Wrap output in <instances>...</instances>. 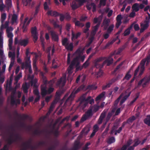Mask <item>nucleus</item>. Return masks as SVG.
<instances>
[{
  "label": "nucleus",
  "mask_w": 150,
  "mask_h": 150,
  "mask_svg": "<svg viewBox=\"0 0 150 150\" xmlns=\"http://www.w3.org/2000/svg\"><path fill=\"white\" fill-rule=\"evenodd\" d=\"M84 48L82 47L79 48L76 52L73 54L74 57H75L72 60L71 64L68 69V79L71 80V78H70L69 75L73 72L72 69L74 67H76V71L81 70L83 67L82 65H79L81 62H83L86 57L85 55L83 54Z\"/></svg>",
  "instance_id": "obj_1"
},
{
  "label": "nucleus",
  "mask_w": 150,
  "mask_h": 150,
  "mask_svg": "<svg viewBox=\"0 0 150 150\" xmlns=\"http://www.w3.org/2000/svg\"><path fill=\"white\" fill-rule=\"evenodd\" d=\"M150 61V54L147 57L146 59H143L142 60L140 65L135 70L134 75L136 76L137 74L140 76L143 73L144 70V64L145 62H146V64H148Z\"/></svg>",
  "instance_id": "obj_2"
},
{
  "label": "nucleus",
  "mask_w": 150,
  "mask_h": 150,
  "mask_svg": "<svg viewBox=\"0 0 150 150\" xmlns=\"http://www.w3.org/2000/svg\"><path fill=\"white\" fill-rule=\"evenodd\" d=\"M101 59H102L100 58L97 59L96 60V62L95 63V66L97 68L102 67L103 65L105 64H106L107 66H108L112 63L113 61L112 58L111 57H110L106 58L102 64L100 63Z\"/></svg>",
  "instance_id": "obj_3"
},
{
  "label": "nucleus",
  "mask_w": 150,
  "mask_h": 150,
  "mask_svg": "<svg viewBox=\"0 0 150 150\" xmlns=\"http://www.w3.org/2000/svg\"><path fill=\"white\" fill-rule=\"evenodd\" d=\"M13 28L11 27H8L6 29V33L7 36L8 40V47L10 50H12V45L13 43V34L12 33V31Z\"/></svg>",
  "instance_id": "obj_4"
},
{
  "label": "nucleus",
  "mask_w": 150,
  "mask_h": 150,
  "mask_svg": "<svg viewBox=\"0 0 150 150\" xmlns=\"http://www.w3.org/2000/svg\"><path fill=\"white\" fill-rule=\"evenodd\" d=\"M130 93L129 92L126 91L121 94L120 96L115 102L114 105L116 106L119 100H120V105H122L127 100L129 96Z\"/></svg>",
  "instance_id": "obj_5"
},
{
  "label": "nucleus",
  "mask_w": 150,
  "mask_h": 150,
  "mask_svg": "<svg viewBox=\"0 0 150 150\" xmlns=\"http://www.w3.org/2000/svg\"><path fill=\"white\" fill-rule=\"evenodd\" d=\"M84 86H82L76 90H74L71 93L69 97L66 100L64 103V105H71L72 101L73 100L75 93H78L81 89H83Z\"/></svg>",
  "instance_id": "obj_6"
},
{
  "label": "nucleus",
  "mask_w": 150,
  "mask_h": 150,
  "mask_svg": "<svg viewBox=\"0 0 150 150\" xmlns=\"http://www.w3.org/2000/svg\"><path fill=\"white\" fill-rule=\"evenodd\" d=\"M1 25L0 28V47L2 48L3 47V35L4 33L3 30L4 28H6L8 27L9 23L8 21H6L4 24L3 23H1Z\"/></svg>",
  "instance_id": "obj_7"
},
{
  "label": "nucleus",
  "mask_w": 150,
  "mask_h": 150,
  "mask_svg": "<svg viewBox=\"0 0 150 150\" xmlns=\"http://www.w3.org/2000/svg\"><path fill=\"white\" fill-rule=\"evenodd\" d=\"M88 102L92 104L94 103V100L91 96H89L87 98H81L80 106L83 109L87 105Z\"/></svg>",
  "instance_id": "obj_8"
},
{
  "label": "nucleus",
  "mask_w": 150,
  "mask_h": 150,
  "mask_svg": "<svg viewBox=\"0 0 150 150\" xmlns=\"http://www.w3.org/2000/svg\"><path fill=\"white\" fill-rule=\"evenodd\" d=\"M102 16H100L98 18H94V23H98V24L93 28L92 31L91 32L92 35H93L95 34L96 32L97 31L99 27L100 23L102 20Z\"/></svg>",
  "instance_id": "obj_9"
},
{
  "label": "nucleus",
  "mask_w": 150,
  "mask_h": 150,
  "mask_svg": "<svg viewBox=\"0 0 150 150\" xmlns=\"http://www.w3.org/2000/svg\"><path fill=\"white\" fill-rule=\"evenodd\" d=\"M8 57H9L11 58V61L8 68V71H11L12 67H13L14 64L15 58V54L14 50H13V52L10 51L8 53Z\"/></svg>",
  "instance_id": "obj_10"
},
{
  "label": "nucleus",
  "mask_w": 150,
  "mask_h": 150,
  "mask_svg": "<svg viewBox=\"0 0 150 150\" xmlns=\"http://www.w3.org/2000/svg\"><path fill=\"white\" fill-rule=\"evenodd\" d=\"M147 14L148 16V17H146V21L141 24V28L140 30V32L141 33L143 32L149 26L148 23L150 19V14L149 13H148Z\"/></svg>",
  "instance_id": "obj_11"
},
{
  "label": "nucleus",
  "mask_w": 150,
  "mask_h": 150,
  "mask_svg": "<svg viewBox=\"0 0 150 150\" xmlns=\"http://www.w3.org/2000/svg\"><path fill=\"white\" fill-rule=\"evenodd\" d=\"M87 0H76L73 2L71 5V7L72 9H75L85 2Z\"/></svg>",
  "instance_id": "obj_12"
},
{
  "label": "nucleus",
  "mask_w": 150,
  "mask_h": 150,
  "mask_svg": "<svg viewBox=\"0 0 150 150\" xmlns=\"http://www.w3.org/2000/svg\"><path fill=\"white\" fill-rule=\"evenodd\" d=\"M150 81V77L146 76L139 81L138 83V86L142 85L143 87H145L149 83Z\"/></svg>",
  "instance_id": "obj_13"
},
{
  "label": "nucleus",
  "mask_w": 150,
  "mask_h": 150,
  "mask_svg": "<svg viewBox=\"0 0 150 150\" xmlns=\"http://www.w3.org/2000/svg\"><path fill=\"white\" fill-rule=\"evenodd\" d=\"M42 95L43 96H44L46 94H49L52 92L54 90V88H52L50 87L47 91L46 87L45 85L43 86H42L41 88Z\"/></svg>",
  "instance_id": "obj_14"
},
{
  "label": "nucleus",
  "mask_w": 150,
  "mask_h": 150,
  "mask_svg": "<svg viewBox=\"0 0 150 150\" xmlns=\"http://www.w3.org/2000/svg\"><path fill=\"white\" fill-rule=\"evenodd\" d=\"M26 55L27 58L25 63L26 68L28 69L29 73H32V70L31 69V61L30 60V57L28 56V52H27L26 53Z\"/></svg>",
  "instance_id": "obj_15"
},
{
  "label": "nucleus",
  "mask_w": 150,
  "mask_h": 150,
  "mask_svg": "<svg viewBox=\"0 0 150 150\" xmlns=\"http://www.w3.org/2000/svg\"><path fill=\"white\" fill-rule=\"evenodd\" d=\"M93 114V113L91 110L89 108L85 114L82 117L81 121H84L87 119L91 117Z\"/></svg>",
  "instance_id": "obj_16"
},
{
  "label": "nucleus",
  "mask_w": 150,
  "mask_h": 150,
  "mask_svg": "<svg viewBox=\"0 0 150 150\" xmlns=\"http://www.w3.org/2000/svg\"><path fill=\"white\" fill-rule=\"evenodd\" d=\"M28 43V41L27 40L21 39L18 41L17 38H16L15 39L14 43L15 44H18L19 45L25 46Z\"/></svg>",
  "instance_id": "obj_17"
},
{
  "label": "nucleus",
  "mask_w": 150,
  "mask_h": 150,
  "mask_svg": "<svg viewBox=\"0 0 150 150\" xmlns=\"http://www.w3.org/2000/svg\"><path fill=\"white\" fill-rule=\"evenodd\" d=\"M31 20V19L29 20L28 18H25L24 22L23 24L22 27L23 32H25L26 31V26L29 25Z\"/></svg>",
  "instance_id": "obj_18"
},
{
  "label": "nucleus",
  "mask_w": 150,
  "mask_h": 150,
  "mask_svg": "<svg viewBox=\"0 0 150 150\" xmlns=\"http://www.w3.org/2000/svg\"><path fill=\"white\" fill-rule=\"evenodd\" d=\"M31 33L34 38V41L35 42L37 40L38 37V34L37 31L36 27H34L32 28Z\"/></svg>",
  "instance_id": "obj_19"
},
{
  "label": "nucleus",
  "mask_w": 150,
  "mask_h": 150,
  "mask_svg": "<svg viewBox=\"0 0 150 150\" xmlns=\"http://www.w3.org/2000/svg\"><path fill=\"white\" fill-rule=\"evenodd\" d=\"M66 75L65 74L58 81L57 85H60V86H64L66 82Z\"/></svg>",
  "instance_id": "obj_20"
},
{
  "label": "nucleus",
  "mask_w": 150,
  "mask_h": 150,
  "mask_svg": "<svg viewBox=\"0 0 150 150\" xmlns=\"http://www.w3.org/2000/svg\"><path fill=\"white\" fill-rule=\"evenodd\" d=\"M31 54H33V57H35V59H34L33 60V67L34 69L35 70H36L37 69V68L36 66V63L37 62V58L38 57V55L36 53L32 52L31 53Z\"/></svg>",
  "instance_id": "obj_21"
},
{
  "label": "nucleus",
  "mask_w": 150,
  "mask_h": 150,
  "mask_svg": "<svg viewBox=\"0 0 150 150\" xmlns=\"http://www.w3.org/2000/svg\"><path fill=\"white\" fill-rule=\"evenodd\" d=\"M11 103L12 105H16L19 104L20 103V100H16L13 96H11Z\"/></svg>",
  "instance_id": "obj_22"
},
{
  "label": "nucleus",
  "mask_w": 150,
  "mask_h": 150,
  "mask_svg": "<svg viewBox=\"0 0 150 150\" xmlns=\"http://www.w3.org/2000/svg\"><path fill=\"white\" fill-rule=\"evenodd\" d=\"M122 17L120 15H118L117 17V23L116 24V27L118 28L121 23V20Z\"/></svg>",
  "instance_id": "obj_23"
},
{
  "label": "nucleus",
  "mask_w": 150,
  "mask_h": 150,
  "mask_svg": "<svg viewBox=\"0 0 150 150\" xmlns=\"http://www.w3.org/2000/svg\"><path fill=\"white\" fill-rule=\"evenodd\" d=\"M146 139H144L142 142H140V141L139 139H136L134 141V143L133 145L134 147L138 145L140 143H141V144H143L144 142L146 141Z\"/></svg>",
  "instance_id": "obj_24"
},
{
  "label": "nucleus",
  "mask_w": 150,
  "mask_h": 150,
  "mask_svg": "<svg viewBox=\"0 0 150 150\" xmlns=\"http://www.w3.org/2000/svg\"><path fill=\"white\" fill-rule=\"evenodd\" d=\"M80 33H74L73 31L72 32V38L71 39L72 41L76 39L80 35Z\"/></svg>",
  "instance_id": "obj_25"
},
{
  "label": "nucleus",
  "mask_w": 150,
  "mask_h": 150,
  "mask_svg": "<svg viewBox=\"0 0 150 150\" xmlns=\"http://www.w3.org/2000/svg\"><path fill=\"white\" fill-rule=\"evenodd\" d=\"M132 142V140L130 139L127 142V144L124 145L121 149V150H126L128 149V147L129 146Z\"/></svg>",
  "instance_id": "obj_26"
},
{
  "label": "nucleus",
  "mask_w": 150,
  "mask_h": 150,
  "mask_svg": "<svg viewBox=\"0 0 150 150\" xmlns=\"http://www.w3.org/2000/svg\"><path fill=\"white\" fill-rule=\"evenodd\" d=\"M7 17L6 14L5 13H1L0 21L1 23H4Z\"/></svg>",
  "instance_id": "obj_27"
},
{
  "label": "nucleus",
  "mask_w": 150,
  "mask_h": 150,
  "mask_svg": "<svg viewBox=\"0 0 150 150\" xmlns=\"http://www.w3.org/2000/svg\"><path fill=\"white\" fill-rule=\"evenodd\" d=\"M48 15L51 16H56L59 15L58 13L55 11L49 10L47 12Z\"/></svg>",
  "instance_id": "obj_28"
},
{
  "label": "nucleus",
  "mask_w": 150,
  "mask_h": 150,
  "mask_svg": "<svg viewBox=\"0 0 150 150\" xmlns=\"http://www.w3.org/2000/svg\"><path fill=\"white\" fill-rule=\"evenodd\" d=\"M62 42L63 45L65 47H68L67 45L70 42L67 38H64L62 39Z\"/></svg>",
  "instance_id": "obj_29"
},
{
  "label": "nucleus",
  "mask_w": 150,
  "mask_h": 150,
  "mask_svg": "<svg viewBox=\"0 0 150 150\" xmlns=\"http://www.w3.org/2000/svg\"><path fill=\"white\" fill-rule=\"evenodd\" d=\"M105 112H103L100 115V118L98 121V123L100 124L102 122L105 116Z\"/></svg>",
  "instance_id": "obj_30"
},
{
  "label": "nucleus",
  "mask_w": 150,
  "mask_h": 150,
  "mask_svg": "<svg viewBox=\"0 0 150 150\" xmlns=\"http://www.w3.org/2000/svg\"><path fill=\"white\" fill-rule=\"evenodd\" d=\"M105 92H103L101 93L96 98V101H99L103 98L105 96Z\"/></svg>",
  "instance_id": "obj_31"
},
{
  "label": "nucleus",
  "mask_w": 150,
  "mask_h": 150,
  "mask_svg": "<svg viewBox=\"0 0 150 150\" xmlns=\"http://www.w3.org/2000/svg\"><path fill=\"white\" fill-rule=\"evenodd\" d=\"M132 9L134 11H137L139 10V4L136 3L134 4L132 6Z\"/></svg>",
  "instance_id": "obj_32"
},
{
  "label": "nucleus",
  "mask_w": 150,
  "mask_h": 150,
  "mask_svg": "<svg viewBox=\"0 0 150 150\" xmlns=\"http://www.w3.org/2000/svg\"><path fill=\"white\" fill-rule=\"evenodd\" d=\"M99 107L97 105H94L91 106L90 108V109L94 113L96 112L99 109Z\"/></svg>",
  "instance_id": "obj_33"
},
{
  "label": "nucleus",
  "mask_w": 150,
  "mask_h": 150,
  "mask_svg": "<svg viewBox=\"0 0 150 150\" xmlns=\"http://www.w3.org/2000/svg\"><path fill=\"white\" fill-rule=\"evenodd\" d=\"M51 34L52 39L55 41H57L58 39V37L55 33L54 32H52Z\"/></svg>",
  "instance_id": "obj_34"
},
{
  "label": "nucleus",
  "mask_w": 150,
  "mask_h": 150,
  "mask_svg": "<svg viewBox=\"0 0 150 150\" xmlns=\"http://www.w3.org/2000/svg\"><path fill=\"white\" fill-rule=\"evenodd\" d=\"M67 46L68 47H65L66 49H67V50L70 51H71L72 50L73 48V46L72 43L70 42L69 44H68V45H67Z\"/></svg>",
  "instance_id": "obj_35"
},
{
  "label": "nucleus",
  "mask_w": 150,
  "mask_h": 150,
  "mask_svg": "<svg viewBox=\"0 0 150 150\" xmlns=\"http://www.w3.org/2000/svg\"><path fill=\"white\" fill-rule=\"evenodd\" d=\"M88 10H90L91 8H93V11H94L96 8L95 5L94 3H92L91 4L87 5L86 6Z\"/></svg>",
  "instance_id": "obj_36"
},
{
  "label": "nucleus",
  "mask_w": 150,
  "mask_h": 150,
  "mask_svg": "<svg viewBox=\"0 0 150 150\" xmlns=\"http://www.w3.org/2000/svg\"><path fill=\"white\" fill-rule=\"evenodd\" d=\"M144 122L149 126H150V115L147 116L144 120Z\"/></svg>",
  "instance_id": "obj_37"
},
{
  "label": "nucleus",
  "mask_w": 150,
  "mask_h": 150,
  "mask_svg": "<svg viewBox=\"0 0 150 150\" xmlns=\"http://www.w3.org/2000/svg\"><path fill=\"white\" fill-rule=\"evenodd\" d=\"M56 101H54L51 104L50 109L49 110L48 112L47 113V114H50L51 111L52 110L53 108L54 107L55 104L56 103Z\"/></svg>",
  "instance_id": "obj_38"
},
{
  "label": "nucleus",
  "mask_w": 150,
  "mask_h": 150,
  "mask_svg": "<svg viewBox=\"0 0 150 150\" xmlns=\"http://www.w3.org/2000/svg\"><path fill=\"white\" fill-rule=\"evenodd\" d=\"M46 1L44 4V8L45 10H47L48 8V5L50 4V0H46Z\"/></svg>",
  "instance_id": "obj_39"
},
{
  "label": "nucleus",
  "mask_w": 150,
  "mask_h": 150,
  "mask_svg": "<svg viewBox=\"0 0 150 150\" xmlns=\"http://www.w3.org/2000/svg\"><path fill=\"white\" fill-rule=\"evenodd\" d=\"M17 18V16L16 15L14 14L13 15L11 21L12 24L16 22Z\"/></svg>",
  "instance_id": "obj_40"
},
{
  "label": "nucleus",
  "mask_w": 150,
  "mask_h": 150,
  "mask_svg": "<svg viewBox=\"0 0 150 150\" xmlns=\"http://www.w3.org/2000/svg\"><path fill=\"white\" fill-rule=\"evenodd\" d=\"M0 56L2 60H5L6 58L4 53V51L2 49H0Z\"/></svg>",
  "instance_id": "obj_41"
},
{
  "label": "nucleus",
  "mask_w": 150,
  "mask_h": 150,
  "mask_svg": "<svg viewBox=\"0 0 150 150\" xmlns=\"http://www.w3.org/2000/svg\"><path fill=\"white\" fill-rule=\"evenodd\" d=\"M23 88L24 92L25 93H27L28 92L27 90L28 88V86L26 83H25L23 85Z\"/></svg>",
  "instance_id": "obj_42"
},
{
  "label": "nucleus",
  "mask_w": 150,
  "mask_h": 150,
  "mask_svg": "<svg viewBox=\"0 0 150 150\" xmlns=\"http://www.w3.org/2000/svg\"><path fill=\"white\" fill-rule=\"evenodd\" d=\"M115 141V139L114 137H112L109 138L107 140V142L108 144H111L113 143Z\"/></svg>",
  "instance_id": "obj_43"
},
{
  "label": "nucleus",
  "mask_w": 150,
  "mask_h": 150,
  "mask_svg": "<svg viewBox=\"0 0 150 150\" xmlns=\"http://www.w3.org/2000/svg\"><path fill=\"white\" fill-rule=\"evenodd\" d=\"M110 22V20L109 19L105 20L103 23V25L104 26L105 28L106 29L108 25V23Z\"/></svg>",
  "instance_id": "obj_44"
},
{
  "label": "nucleus",
  "mask_w": 150,
  "mask_h": 150,
  "mask_svg": "<svg viewBox=\"0 0 150 150\" xmlns=\"http://www.w3.org/2000/svg\"><path fill=\"white\" fill-rule=\"evenodd\" d=\"M31 0H23L22 3L24 6H27L30 3Z\"/></svg>",
  "instance_id": "obj_45"
},
{
  "label": "nucleus",
  "mask_w": 150,
  "mask_h": 150,
  "mask_svg": "<svg viewBox=\"0 0 150 150\" xmlns=\"http://www.w3.org/2000/svg\"><path fill=\"white\" fill-rule=\"evenodd\" d=\"M103 75V71L101 70L97 72L96 74V76L97 77H100Z\"/></svg>",
  "instance_id": "obj_46"
},
{
  "label": "nucleus",
  "mask_w": 150,
  "mask_h": 150,
  "mask_svg": "<svg viewBox=\"0 0 150 150\" xmlns=\"http://www.w3.org/2000/svg\"><path fill=\"white\" fill-rule=\"evenodd\" d=\"M5 2L7 6L8 7L11 6L12 5L11 0H6Z\"/></svg>",
  "instance_id": "obj_47"
},
{
  "label": "nucleus",
  "mask_w": 150,
  "mask_h": 150,
  "mask_svg": "<svg viewBox=\"0 0 150 150\" xmlns=\"http://www.w3.org/2000/svg\"><path fill=\"white\" fill-rule=\"evenodd\" d=\"M5 6L4 4L2 1V3H0V10L1 11L4 10V8L5 7Z\"/></svg>",
  "instance_id": "obj_48"
},
{
  "label": "nucleus",
  "mask_w": 150,
  "mask_h": 150,
  "mask_svg": "<svg viewBox=\"0 0 150 150\" xmlns=\"http://www.w3.org/2000/svg\"><path fill=\"white\" fill-rule=\"evenodd\" d=\"M115 81H114L113 80H112L111 81V82H110L109 83H108V84H107L106 85L104 86L103 87V90H104L106 88H108L110 87L111 85L112 84V83L114 82Z\"/></svg>",
  "instance_id": "obj_49"
},
{
  "label": "nucleus",
  "mask_w": 150,
  "mask_h": 150,
  "mask_svg": "<svg viewBox=\"0 0 150 150\" xmlns=\"http://www.w3.org/2000/svg\"><path fill=\"white\" fill-rule=\"evenodd\" d=\"M89 61L86 60L85 62L83 64L82 66L83 68H86L89 64Z\"/></svg>",
  "instance_id": "obj_50"
},
{
  "label": "nucleus",
  "mask_w": 150,
  "mask_h": 150,
  "mask_svg": "<svg viewBox=\"0 0 150 150\" xmlns=\"http://www.w3.org/2000/svg\"><path fill=\"white\" fill-rule=\"evenodd\" d=\"M57 62L54 60H53L52 63V67L54 68H56L57 67H58L59 65L58 64H57Z\"/></svg>",
  "instance_id": "obj_51"
},
{
  "label": "nucleus",
  "mask_w": 150,
  "mask_h": 150,
  "mask_svg": "<svg viewBox=\"0 0 150 150\" xmlns=\"http://www.w3.org/2000/svg\"><path fill=\"white\" fill-rule=\"evenodd\" d=\"M125 47H122L120 48L117 51L115 52V54H120V53L122 51V50H124Z\"/></svg>",
  "instance_id": "obj_52"
},
{
  "label": "nucleus",
  "mask_w": 150,
  "mask_h": 150,
  "mask_svg": "<svg viewBox=\"0 0 150 150\" xmlns=\"http://www.w3.org/2000/svg\"><path fill=\"white\" fill-rule=\"evenodd\" d=\"M106 11L108 12V17H110L111 16L112 13V10H110L109 8H108L106 9Z\"/></svg>",
  "instance_id": "obj_53"
},
{
  "label": "nucleus",
  "mask_w": 150,
  "mask_h": 150,
  "mask_svg": "<svg viewBox=\"0 0 150 150\" xmlns=\"http://www.w3.org/2000/svg\"><path fill=\"white\" fill-rule=\"evenodd\" d=\"M114 27V26L113 25H110L108 30V32L109 33H110L113 30Z\"/></svg>",
  "instance_id": "obj_54"
},
{
  "label": "nucleus",
  "mask_w": 150,
  "mask_h": 150,
  "mask_svg": "<svg viewBox=\"0 0 150 150\" xmlns=\"http://www.w3.org/2000/svg\"><path fill=\"white\" fill-rule=\"evenodd\" d=\"M22 77L21 74L20 73L15 78V80L16 81V83H17L18 80L19 79Z\"/></svg>",
  "instance_id": "obj_55"
},
{
  "label": "nucleus",
  "mask_w": 150,
  "mask_h": 150,
  "mask_svg": "<svg viewBox=\"0 0 150 150\" xmlns=\"http://www.w3.org/2000/svg\"><path fill=\"white\" fill-rule=\"evenodd\" d=\"M75 25L77 26H79L81 27H83L84 25L82 23H81L79 21H75Z\"/></svg>",
  "instance_id": "obj_56"
},
{
  "label": "nucleus",
  "mask_w": 150,
  "mask_h": 150,
  "mask_svg": "<svg viewBox=\"0 0 150 150\" xmlns=\"http://www.w3.org/2000/svg\"><path fill=\"white\" fill-rule=\"evenodd\" d=\"M130 28H129L126 30L125 31L124 33V35H129L130 33Z\"/></svg>",
  "instance_id": "obj_57"
},
{
  "label": "nucleus",
  "mask_w": 150,
  "mask_h": 150,
  "mask_svg": "<svg viewBox=\"0 0 150 150\" xmlns=\"http://www.w3.org/2000/svg\"><path fill=\"white\" fill-rule=\"evenodd\" d=\"M131 70H130L126 74L125 77V79L127 80H128L131 77V75L129 74V73Z\"/></svg>",
  "instance_id": "obj_58"
},
{
  "label": "nucleus",
  "mask_w": 150,
  "mask_h": 150,
  "mask_svg": "<svg viewBox=\"0 0 150 150\" xmlns=\"http://www.w3.org/2000/svg\"><path fill=\"white\" fill-rule=\"evenodd\" d=\"M89 129L88 128H86L83 130L82 132L83 133L86 134L89 132Z\"/></svg>",
  "instance_id": "obj_59"
},
{
  "label": "nucleus",
  "mask_w": 150,
  "mask_h": 150,
  "mask_svg": "<svg viewBox=\"0 0 150 150\" xmlns=\"http://www.w3.org/2000/svg\"><path fill=\"white\" fill-rule=\"evenodd\" d=\"M98 129V126L97 125H95L93 127V131L96 132L97 131Z\"/></svg>",
  "instance_id": "obj_60"
},
{
  "label": "nucleus",
  "mask_w": 150,
  "mask_h": 150,
  "mask_svg": "<svg viewBox=\"0 0 150 150\" xmlns=\"http://www.w3.org/2000/svg\"><path fill=\"white\" fill-rule=\"evenodd\" d=\"M106 0H100V5L104 6L105 4V1Z\"/></svg>",
  "instance_id": "obj_61"
},
{
  "label": "nucleus",
  "mask_w": 150,
  "mask_h": 150,
  "mask_svg": "<svg viewBox=\"0 0 150 150\" xmlns=\"http://www.w3.org/2000/svg\"><path fill=\"white\" fill-rule=\"evenodd\" d=\"M136 119V117L134 116H133L130 118L128 120V121L129 122H131Z\"/></svg>",
  "instance_id": "obj_62"
},
{
  "label": "nucleus",
  "mask_w": 150,
  "mask_h": 150,
  "mask_svg": "<svg viewBox=\"0 0 150 150\" xmlns=\"http://www.w3.org/2000/svg\"><path fill=\"white\" fill-rule=\"evenodd\" d=\"M134 28L136 30H138L139 29V27L138 24H136L134 25Z\"/></svg>",
  "instance_id": "obj_63"
},
{
  "label": "nucleus",
  "mask_w": 150,
  "mask_h": 150,
  "mask_svg": "<svg viewBox=\"0 0 150 150\" xmlns=\"http://www.w3.org/2000/svg\"><path fill=\"white\" fill-rule=\"evenodd\" d=\"M70 55H71L70 53H69L68 54L67 60V63L68 64H69L71 61L70 59Z\"/></svg>",
  "instance_id": "obj_64"
}]
</instances>
